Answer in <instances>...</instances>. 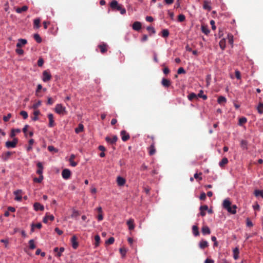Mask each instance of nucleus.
<instances>
[{
  "label": "nucleus",
  "instance_id": "obj_1",
  "mask_svg": "<svg viewBox=\"0 0 263 263\" xmlns=\"http://www.w3.org/2000/svg\"><path fill=\"white\" fill-rule=\"evenodd\" d=\"M110 6L112 9L119 11L121 14H124L126 13L125 9L122 8V6L119 5L117 1H112L110 4Z\"/></svg>",
  "mask_w": 263,
  "mask_h": 263
},
{
  "label": "nucleus",
  "instance_id": "obj_2",
  "mask_svg": "<svg viewBox=\"0 0 263 263\" xmlns=\"http://www.w3.org/2000/svg\"><path fill=\"white\" fill-rule=\"evenodd\" d=\"M54 111L59 115H65L67 114L66 107L62 104H57L55 106Z\"/></svg>",
  "mask_w": 263,
  "mask_h": 263
},
{
  "label": "nucleus",
  "instance_id": "obj_3",
  "mask_svg": "<svg viewBox=\"0 0 263 263\" xmlns=\"http://www.w3.org/2000/svg\"><path fill=\"white\" fill-rule=\"evenodd\" d=\"M18 143V139L14 138L12 141H8L5 143V146L7 148H14L16 146Z\"/></svg>",
  "mask_w": 263,
  "mask_h": 263
},
{
  "label": "nucleus",
  "instance_id": "obj_4",
  "mask_svg": "<svg viewBox=\"0 0 263 263\" xmlns=\"http://www.w3.org/2000/svg\"><path fill=\"white\" fill-rule=\"evenodd\" d=\"M51 79V75L47 70H45L43 72V77H42V80L44 82H47L48 81H49Z\"/></svg>",
  "mask_w": 263,
  "mask_h": 263
},
{
  "label": "nucleus",
  "instance_id": "obj_5",
  "mask_svg": "<svg viewBox=\"0 0 263 263\" xmlns=\"http://www.w3.org/2000/svg\"><path fill=\"white\" fill-rule=\"evenodd\" d=\"M62 176L64 179H68L71 176V172L67 168L64 169L62 172Z\"/></svg>",
  "mask_w": 263,
  "mask_h": 263
},
{
  "label": "nucleus",
  "instance_id": "obj_6",
  "mask_svg": "<svg viewBox=\"0 0 263 263\" xmlns=\"http://www.w3.org/2000/svg\"><path fill=\"white\" fill-rule=\"evenodd\" d=\"M126 182V180L121 176H118L117 178V183L118 186H122L124 185Z\"/></svg>",
  "mask_w": 263,
  "mask_h": 263
},
{
  "label": "nucleus",
  "instance_id": "obj_7",
  "mask_svg": "<svg viewBox=\"0 0 263 263\" xmlns=\"http://www.w3.org/2000/svg\"><path fill=\"white\" fill-rule=\"evenodd\" d=\"M117 139L118 138L116 136H112L111 137L108 136L105 138L106 141L111 144L115 143Z\"/></svg>",
  "mask_w": 263,
  "mask_h": 263
},
{
  "label": "nucleus",
  "instance_id": "obj_8",
  "mask_svg": "<svg viewBox=\"0 0 263 263\" xmlns=\"http://www.w3.org/2000/svg\"><path fill=\"white\" fill-rule=\"evenodd\" d=\"M22 190H18L15 191L14 192V194L15 196V200H16L17 201H21L22 199Z\"/></svg>",
  "mask_w": 263,
  "mask_h": 263
},
{
  "label": "nucleus",
  "instance_id": "obj_9",
  "mask_svg": "<svg viewBox=\"0 0 263 263\" xmlns=\"http://www.w3.org/2000/svg\"><path fill=\"white\" fill-rule=\"evenodd\" d=\"M34 209L35 211H43L44 210V206L39 202H35L33 205Z\"/></svg>",
  "mask_w": 263,
  "mask_h": 263
},
{
  "label": "nucleus",
  "instance_id": "obj_10",
  "mask_svg": "<svg viewBox=\"0 0 263 263\" xmlns=\"http://www.w3.org/2000/svg\"><path fill=\"white\" fill-rule=\"evenodd\" d=\"M211 3L209 1H204L203 2V8L204 9L208 10L209 11H211L212 7L211 6Z\"/></svg>",
  "mask_w": 263,
  "mask_h": 263
},
{
  "label": "nucleus",
  "instance_id": "obj_11",
  "mask_svg": "<svg viewBox=\"0 0 263 263\" xmlns=\"http://www.w3.org/2000/svg\"><path fill=\"white\" fill-rule=\"evenodd\" d=\"M48 117L49 119V126L51 127H53L55 125L53 115L52 114H49Z\"/></svg>",
  "mask_w": 263,
  "mask_h": 263
},
{
  "label": "nucleus",
  "instance_id": "obj_12",
  "mask_svg": "<svg viewBox=\"0 0 263 263\" xmlns=\"http://www.w3.org/2000/svg\"><path fill=\"white\" fill-rule=\"evenodd\" d=\"M71 242L72 244V248L74 249H76L78 246L79 243L77 240V237L76 236H73L71 239Z\"/></svg>",
  "mask_w": 263,
  "mask_h": 263
},
{
  "label": "nucleus",
  "instance_id": "obj_13",
  "mask_svg": "<svg viewBox=\"0 0 263 263\" xmlns=\"http://www.w3.org/2000/svg\"><path fill=\"white\" fill-rule=\"evenodd\" d=\"M141 23L140 22H135L133 24V29L136 31H139L141 28Z\"/></svg>",
  "mask_w": 263,
  "mask_h": 263
},
{
  "label": "nucleus",
  "instance_id": "obj_14",
  "mask_svg": "<svg viewBox=\"0 0 263 263\" xmlns=\"http://www.w3.org/2000/svg\"><path fill=\"white\" fill-rule=\"evenodd\" d=\"M121 135L122 137V140L123 141H126L129 138V135L125 130H122L121 132Z\"/></svg>",
  "mask_w": 263,
  "mask_h": 263
},
{
  "label": "nucleus",
  "instance_id": "obj_15",
  "mask_svg": "<svg viewBox=\"0 0 263 263\" xmlns=\"http://www.w3.org/2000/svg\"><path fill=\"white\" fill-rule=\"evenodd\" d=\"M54 219V217L53 215H48L47 214H46L45 217L43 218V222L44 223H47L48 220L53 221Z\"/></svg>",
  "mask_w": 263,
  "mask_h": 263
},
{
  "label": "nucleus",
  "instance_id": "obj_16",
  "mask_svg": "<svg viewBox=\"0 0 263 263\" xmlns=\"http://www.w3.org/2000/svg\"><path fill=\"white\" fill-rule=\"evenodd\" d=\"M12 154L13 153L11 152H7L4 153L2 155V158L4 161H7L10 157Z\"/></svg>",
  "mask_w": 263,
  "mask_h": 263
},
{
  "label": "nucleus",
  "instance_id": "obj_17",
  "mask_svg": "<svg viewBox=\"0 0 263 263\" xmlns=\"http://www.w3.org/2000/svg\"><path fill=\"white\" fill-rule=\"evenodd\" d=\"M27 41L25 39H18V42L16 44V47L17 48H20L22 46L26 45L27 44Z\"/></svg>",
  "mask_w": 263,
  "mask_h": 263
},
{
  "label": "nucleus",
  "instance_id": "obj_18",
  "mask_svg": "<svg viewBox=\"0 0 263 263\" xmlns=\"http://www.w3.org/2000/svg\"><path fill=\"white\" fill-rule=\"evenodd\" d=\"M76 158V156L74 154H71L69 159V162L71 166L74 167L77 165V163L73 161L74 159Z\"/></svg>",
  "mask_w": 263,
  "mask_h": 263
},
{
  "label": "nucleus",
  "instance_id": "obj_19",
  "mask_svg": "<svg viewBox=\"0 0 263 263\" xmlns=\"http://www.w3.org/2000/svg\"><path fill=\"white\" fill-rule=\"evenodd\" d=\"M236 206L235 205H233L227 208L226 210L227 211L232 214H234L236 213Z\"/></svg>",
  "mask_w": 263,
  "mask_h": 263
},
{
  "label": "nucleus",
  "instance_id": "obj_20",
  "mask_svg": "<svg viewBox=\"0 0 263 263\" xmlns=\"http://www.w3.org/2000/svg\"><path fill=\"white\" fill-rule=\"evenodd\" d=\"M222 205L223 208L227 209L232 205V203L229 199H226L224 200Z\"/></svg>",
  "mask_w": 263,
  "mask_h": 263
},
{
  "label": "nucleus",
  "instance_id": "obj_21",
  "mask_svg": "<svg viewBox=\"0 0 263 263\" xmlns=\"http://www.w3.org/2000/svg\"><path fill=\"white\" fill-rule=\"evenodd\" d=\"M127 224L128 225V229L129 230H133L135 228L134 220L133 219H129L127 221Z\"/></svg>",
  "mask_w": 263,
  "mask_h": 263
},
{
  "label": "nucleus",
  "instance_id": "obj_22",
  "mask_svg": "<svg viewBox=\"0 0 263 263\" xmlns=\"http://www.w3.org/2000/svg\"><path fill=\"white\" fill-rule=\"evenodd\" d=\"M37 166L38 167L39 169L36 171V173L39 174L40 175H43V164L41 162H38L37 163Z\"/></svg>",
  "mask_w": 263,
  "mask_h": 263
},
{
  "label": "nucleus",
  "instance_id": "obj_23",
  "mask_svg": "<svg viewBox=\"0 0 263 263\" xmlns=\"http://www.w3.org/2000/svg\"><path fill=\"white\" fill-rule=\"evenodd\" d=\"M149 154L152 156L155 154L156 153V148L155 147L154 143H153L151 145L149 146Z\"/></svg>",
  "mask_w": 263,
  "mask_h": 263
},
{
  "label": "nucleus",
  "instance_id": "obj_24",
  "mask_svg": "<svg viewBox=\"0 0 263 263\" xmlns=\"http://www.w3.org/2000/svg\"><path fill=\"white\" fill-rule=\"evenodd\" d=\"M201 231H202V233L203 235L210 234L211 233V231H210V228L206 226H203L202 228Z\"/></svg>",
  "mask_w": 263,
  "mask_h": 263
},
{
  "label": "nucleus",
  "instance_id": "obj_25",
  "mask_svg": "<svg viewBox=\"0 0 263 263\" xmlns=\"http://www.w3.org/2000/svg\"><path fill=\"white\" fill-rule=\"evenodd\" d=\"M208 207L207 205H204L201 206L200 207V215L202 216H204L205 215V211L208 210Z\"/></svg>",
  "mask_w": 263,
  "mask_h": 263
},
{
  "label": "nucleus",
  "instance_id": "obj_26",
  "mask_svg": "<svg viewBox=\"0 0 263 263\" xmlns=\"http://www.w3.org/2000/svg\"><path fill=\"white\" fill-rule=\"evenodd\" d=\"M28 9L27 6H24L22 8H17L15 11L17 13H21L23 12L26 11Z\"/></svg>",
  "mask_w": 263,
  "mask_h": 263
},
{
  "label": "nucleus",
  "instance_id": "obj_27",
  "mask_svg": "<svg viewBox=\"0 0 263 263\" xmlns=\"http://www.w3.org/2000/svg\"><path fill=\"white\" fill-rule=\"evenodd\" d=\"M199 245L201 249H203L208 247V242L205 240H202L200 241Z\"/></svg>",
  "mask_w": 263,
  "mask_h": 263
},
{
  "label": "nucleus",
  "instance_id": "obj_28",
  "mask_svg": "<svg viewBox=\"0 0 263 263\" xmlns=\"http://www.w3.org/2000/svg\"><path fill=\"white\" fill-rule=\"evenodd\" d=\"M41 228H42V224L41 223H38L36 224L32 223L31 224V232H33L34 231L35 228L40 229Z\"/></svg>",
  "mask_w": 263,
  "mask_h": 263
},
{
  "label": "nucleus",
  "instance_id": "obj_29",
  "mask_svg": "<svg viewBox=\"0 0 263 263\" xmlns=\"http://www.w3.org/2000/svg\"><path fill=\"white\" fill-rule=\"evenodd\" d=\"M220 48L223 50L226 48V42L225 39H221L219 43Z\"/></svg>",
  "mask_w": 263,
  "mask_h": 263
},
{
  "label": "nucleus",
  "instance_id": "obj_30",
  "mask_svg": "<svg viewBox=\"0 0 263 263\" xmlns=\"http://www.w3.org/2000/svg\"><path fill=\"white\" fill-rule=\"evenodd\" d=\"M40 114V111L38 109H36L33 112L34 116L32 117V120L33 121H36L39 119L38 116Z\"/></svg>",
  "mask_w": 263,
  "mask_h": 263
},
{
  "label": "nucleus",
  "instance_id": "obj_31",
  "mask_svg": "<svg viewBox=\"0 0 263 263\" xmlns=\"http://www.w3.org/2000/svg\"><path fill=\"white\" fill-rule=\"evenodd\" d=\"M1 242L4 243L5 248L8 249L9 248V238H6L5 239H2L0 240Z\"/></svg>",
  "mask_w": 263,
  "mask_h": 263
},
{
  "label": "nucleus",
  "instance_id": "obj_32",
  "mask_svg": "<svg viewBox=\"0 0 263 263\" xmlns=\"http://www.w3.org/2000/svg\"><path fill=\"white\" fill-rule=\"evenodd\" d=\"M162 84L164 87H168L171 84V82L169 80L163 78L162 80Z\"/></svg>",
  "mask_w": 263,
  "mask_h": 263
},
{
  "label": "nucleus",
  "instance_id": "obj_33",
  "mask_svg": "<svg viewBox=\"0 0 263 263\" xmlns=\"http://www.w3.org/2000/svg\"><path fill=\"white\" fill-rule=\"evenodd\" d=\"M20 132H21V130L19 129H11V133L10 135V137L13 139L14 138H15L16 133H20Z\"/></svg>",
  "mask_w": 263,
  "mask_h": 263
},
{
  "label": "nucleus",
  "instance_id": "obj_34",
  "mask_svg": "<svg viewBox=\"0 0 263 263\" xmlns=\"http://www.w3.org/2000/svg\"><path fill=\"white\" fill-rule=\"evenodd\" d=\"M192 231L194 235L195 236H197L199 235V232L198 231V228L197 226H193L192 227Z\"/></svg>",
  "mask_w": 263,
  "mask_h": 263
},
{
  "label": "nucleus",
  "instance_id": "obj_35",
  "mask_svg": "<svg viewBox=\"0 0 263 263\" xmlns=\"http://www.w3.org/2000/svg\"><path fill=\"white\" fill-rule=\"evenodd\" d=\"M228 163V160L227 158H223L221 160V161L219 162V165L220 167H222L224 165L227 164Z\"/></svg>",
  "mask_w": 263,
  "mask_h": 263
},
{
  "label": "nucleus",
  "instance_id": "obj_36",
  "mask_svg": "<svg viewBox=\"0 0 263 263\" xmlns=\"http://www.w3.org/2000/svg\"><path fill=\"white\" fill-rule=\"evenodd\" d=\"M99 47L100 49L101 52L103 53L107 51V45L106 44H103L100 45Z\"/></svg>",
  "mask_w": 263,
  "mask_h": 263
},
{
  "label": "nucleus",
  "instance_id": "obj_37",
  "mask_svg": "<svg viewBox=\"0 0 263 263\" xmlns=\"http://www.w3.org/2000/svg\"><path fill=\"white\" fill-rule=\"evenodd\" d=\"M83 129H84V126H83V124H79L78 127L75 129V132L77 134H78L80 132H82L83 130Z\"/></svg>",
  "mask_w": 263,
  "mask_h": 263
},
{
  "label": "nucleus",
  "instance_id": "obj_38",
  "mask_svg": "<svg viewBox=\"0 0 263 263\" xmlns=\"http://www.w3.org/2000/svg\"><path fill=\"white\" fill-rule=\"evenodd\" d=\"M40 22H41V20L40 18L35 19L33 22L34 27L39 28L40 27Z\"/></svg>",
  "mask_w": 263,
  "mask_h": 263
},
{
  "label": "nucleus",
  "instance_id": "obj_39",
  "mask_svg": "<svg viewBox=\"0 0 263 263\" xmlns=\"http://www.w3.org/2000/svg\"><path fill=\"white\" fill-rule=\"evenodd\" d=\"M226 101H227L226 98L223 96H220L218 98V100H217V102L219 104L224 103L226 102Z\"/></svg>",
  "mask_w": 263,
  "mask_h": 263
},
{
  "label": "nucleus",
  "instance_id": "obj_40",
  "mask_svg": "<svg viewBox=\"0 0 263 263\" xmlns=\"http://www.w3.org/2000/svg\"><path fill=\"white\" fill-rule=\"evenodd\" d=\"M33 143H34V140L32 139H30L29 141V145L27 148V151L28 152H29L32 149V145H33Z\"/></svg>",
  "mask_w": 263,
  "mask_h": 263
},
{
  "label": "nucleus",
  "instance_id": "obj_41",
  "mask_svg": "<svg viewBox=\"0 0 263 263\" xmlns=\"http://www.w3.org/2000/svg\"><path fill=\"white\" fill-rule=\"evenodd\" d=\"M254 194L256 197L261 196L263 198V190H255Z\"/></svg>",
  "mask_w": 263,
  "mask_h": 263
},
{
  "label": "nucleus",
  "instance_id": "obj_42",
  "mask_svg": "<svg viewBox=\"0 0 263 263\" xmlns=\"http://www.w3.org/2000/svg\"><path fill=\"white\" fill-rule=\"evenodd\" d=\"M201 29H202V31L205 34H208L210 32V30L208 28V27L206 26H204V25H202L201 26Z\"/></svg>",
  "mask_w": 263,
  "mask_h": 263
},
{
  "label": "nucleus",
  "instance_id": "obj_43",
  "mask_svg": "<svg viewBox=\"0 0 263 263\" xmlns=\"http://www.w3.org/2000/svg\"><path fill=\"white\" fill-rule=\"evenodd\" d=\"M29 248L31 250L34 249L36 247L34 243V241L33 239H31L29 241Z\"/></svg>",
  "mask_w": 263,
  "mask_h": 263
},
{
  "label": "nucleus",
  "instance_id": "obj_44",
  "mask_svg": "<svg viewBox=\"0 0 263 263\" xmlns=\"http://www.w3.org/2000/svg\"><path fill=\"white\" fill-rule=\"evenodd\" d=\"M198 97L202 98L204 100L207 99V96L203 95V91L202 90H200L199 93L198 94Z\"/></svg>",
  "mask_w": 263,
  "mask_h": 263
},
{
  "label": "nucleus",
  "instance_id": "obj_45",
  "mask_svg": "<svg viewBox=\"0 0 263 263\" xmlns=\"http://www.w3.org/2000/svg\"><path fill=\"white\" fill-rule=\"evenodd\" d=\"M95 247H97L99 245V243H100V237L99 235H96L95 236Z\"/></svg>",
  "mask_w": 263,
  "mask_h": 263
},
{
  "label": "nucleus",
  "instance_id": "obj_46",
  "mask_svg": "<svg viewBox=\"0 0 263 263\" xmlns=\"http://www.w3.org/2000/svg\"><path fill=\"white\" fill-rule=\"evenodd\" d=\"M120 252L122 257H124L126 255L127 250L125 248H122L120 249Z\"/></svg>",
  "mask_w": 263,
  "mask_h": 263
},
{
  "label": "nucleus",
  "instance_id": "obj_47",
  "mask_svg": "<svg viewBox=\"0 0 263 263\" xmlns=\"http://www.w3.org/2000/svg\"><path fill=\"white\" fill-rule=\"evenodd\" d=\"M239 251L237 248H235L233 250V257L235 259H237L238 258Z\"/></svg>",
  "mask_w": 263,
  "mask_h": 263
},
{
  "label": "nucleus",
  "instance_id": "obj_48",
  "mask_svg": "<svg viewBox=\"0 0 263 263\" xmlns=\"http://www.w3.org/2000/svg\"><path fill=\"white\" fill-rule=\"evenodd\" d=\"M257 110L259 114L263 113V104L260 103L257 106Z\"/></svg>",
  "mask_w": 263,
  "mask_h": 263
},
{
  "label": "nucleus",
  "instance_id": "obj_49",
  "mask_svg": "<svg viewBox=\"0 0 263 263\" xmlns=\"http://www.w3.org/2000/svg\"><path fill=\"white\" fill-rule=\"evenodd\" d=\"M227 37H228V42L229 43L231 44V45H233V36L231 34H228V36H227Z\"/></svg>",
  "mask_w": 263,
  "mask_h": 263
},
{
  "label": "nucleus",
  "instance_id": "obj_50",
  "mask_svg": "<svg viewBox=\"0 0 263 263\" xmlns=\"http://www.w3.org/2000/svg\"><path fill=\"white\" fill-rule=\"evenodd\" d=\"M201 175H202V173H200L199 174L195 173V174H194V178H195L196 179L198 180V181H200V180H201L202 179V177L201 176Z\"/></svg>",
  "mask_w": 263,
  "mask_h": 263
},
{
  "label": "nucleus",
  "instance_id": "obj_51",
  "mask_svg": "<svg viewBox=\"0 0 263 263\" xmlns=\"http://www.w3.org/2000/svg\"><path fill=\"white\" fill-rule=\"evenodd\" d=\"M41 103L42 102L41 101H38L36 103H34L32 105V108L36 110L41 105Z\"/></svg>",
  "mask_w": 263,
  "mask_h": 263
},
{
  "label": "nucleus",
  "instance_id": "obj_52",
  "mask_svg": "<svg viewBox=\"0 0 263 263\" xmlns=\"http://www.w3.org/2000/svg\"><path fill=\"white\" fill-rule=\"evenodd\" d=\"M43 179V176L40 175L39 178H34L33 179V181L35 182L40 183L42 181Z\"/></svg>",
  "mask_w": 263,
  "mask_h": 263
},
{
  "label": "nucleus",
  "instance_id": "obj_53",
  "mask_svg": "<svg viewBox=\"0 0 263 263\" xmlns=\"http://www.w3.org/2000/svg\"><path fill=\"white\" fill-rule=\"evenodd\" d=\"M196 97L197 95L195 93H191L187 96L189 100L190 101H192Z\"/></svg>",
  "mask_w": 263,
  "mask_h": 263
},
{
  "label": "nucleus",
  "instance_id": "obj_54",
  "mask_svg": "<svg viewBox=\"0 0 263 263\" xmlns=\"http://www.w3.org/2000/svg\"><path fill=\"white\" fill-rule=\"evenodd\" d=\"M34 38L37 43H41L42 42V39L38 34H35L34 35Z\"/></svg>",
  "mask_w": 263,
  "mask_h": 263
},
{
  "label": "nucleus",
  "instance_id": "obj_55",
  "mask_svg": "<svg viewBox=\"0 0 263 263\" xmlns=\"http://www.w3.org/2000/svg\"><path fill=\"white\" fill-rule=\"evenodd\" d=\"M20 115L23 117L24 119H26L28 117V114L26 111H21L20 112Z\"/></svg>",
  "mask_w": 263,
  "mask_h": 263
},
{
  "label": "nucleus",
  "instance_id": "obj_56",
  "mask_svg": "<svg viewBox=\"0 0 263 263\" xmlns=\"http://www.w3.org/2000/svg\"><path fill=\"white\" fill-rule=\"evenodd\" d=\"M162 33V36L164 37H166L169 35V32L167 29L163 30Z\"/></svg>",
  "mask_w": 263,
  "mask_h": 263
},
{
  "label": "nucleus",
  "instance_id": "obj_57",
  "mask_svg": "<svg viewBox=\"0 0 263 263\" xmlns=\"http://www.w3.org/2000/svg\"><path fill=\"white\" fill-rule=\"evenodd\" d=\"M12 115L10 113L8 114L7 116H4L3 120L5 122H7L11 118Z\"/></svg>",
  "mask_w": 263,
  "mask_h": 263
},
{
  "label": "nucleus",
  "instance_id": "obj_58",
  "mask_svg": "<svg viewBox=\"0 0 263 263\" xmlns=\"http://www.w3.org/2000/svg\"><path fill=\"white\" fill-rule=\"evenodd\" d=\"M114 241H115L114 238L111 237H110L106 241V243L110 245V244L113 243Z\"/></svg>",
  "mask_w": 263,
  "mask_h": 263
},
{
  "label": "nucleus",
  "instance_id": "obj_59",
  "mask_svg": "<svg viewBox=\"0 0 263 263\" xmlns=\"http://www.w3.org/2000/svg\"><path fill=\"white\" fill-rule=\"evenodd\" d=\"M48 149L50 152H54L55 153H57L58 152V150L56 148H55L53 146H49L48 147Z\"/></svg>",
  "mask_w": 263,
  "mask_h": 263
},
{
  "label": "nucleus",
  "instance_id": "obj_60",
  "mask_svg": "<svg viewBox=\"0 0 263 263\" xmlns=\"http://www.w3.org/2000/svg\"><path fill=\"white\" fill-rule=\"evenodd\" d=\"M185 17L183 14H180L178 15V21L180 22L185 20Z\"/></svg>",
  "mask_w": 263,
  "mask_h": 263
},
{
  "label": "nucleus",
  "instance_id": "obj_61",
  "mask_svg": "<svg viewBox=\"0 0 263 263\" xmlns=\"http://www.w3.org/2000/svg\"><path fill=\"white\" fill-rule=\"evenodd\" d=\"M15 51H16V52L17 54H20V55H22V54H23V53H24V51H23V49H20V48H17V49H16Z\"/></svg>",
  "mask_w": 263,
  "mask_h": 263
},
{
  "label": "nucleus",
  "instance_id": "obj_62",
  "mask_svg": "<svg viewBox=\"0 0 263 263\" xmlns=\"http://www.w3.org/2000/svg\"><path fill=\"white\" fill-rule=\"evenodd\" d=\"M146 29L148 31L151 32L152 33H155V30L153 27L148 26Z\"/></svg>",
  "mask_w": 263,
  "mask_h": 263
},
{
  "label": "nucleus",
  "instance_id": "obj_63",
  "mask_svg": "<svg viewBox=\"0 0 263 263\" xmlns=\"http://www.w3.org/2000/svg\"><path fill=\"white\" fill-rule=\"evenodd\" d=\"M247 121V120L245 118H240L239 120V124L240 125H242V124L245 123Z\"/></svg>",
  "mask_w": 263,
  "mask_h": 263
},
{
  "label": "nucleus",
  "instance_id": "obj_64",
  "mask_svg": "<svg viewBox=\"0 0 263 263\" xmlns=\"http://www.w3.org/2000/svg\"><path fill=\"white\" fill-rule=\"evenodd\" d=\"M177 72H178V74L185 73V71L184 70V69H183V68H182V67H180V68L178 69Z\"/></svg>",
  "mask_w": 263,
  "mask_h": 263
}]
</instances>
